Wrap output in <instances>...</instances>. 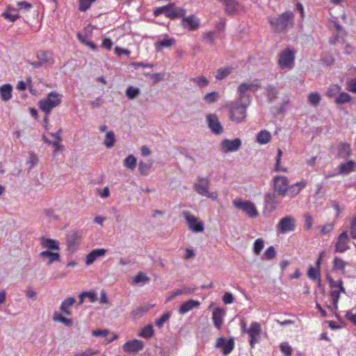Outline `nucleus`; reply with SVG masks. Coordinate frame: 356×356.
<instances>
[{
	"label": "nucleus",
	"mask_w": 356,
	"mask_h": 356,
	"mask_svg": "<svg viewBox=\"0 0 356 356\" xmlns=\"http://www.w3.org/2000/svg\"><path fill=\"white\" fill-rule=\"evenodd\" d=\"M150 169V165L143 161H140L138 165V170L142 175H147Z\"/></svg>",
	"instance_id": "obj_53"
},
{
	"label": "nucleus",
	"mask_w": 356,
	"mask_h": 356,
	"mask_svg": "<svg viewBox=\"0 0 356 356\" xmlns=\"http://www.w3.org/2000/svg\"><path fill=\"white\" fill-rule=\"evenodd\" d=\"M211 185L208 177H198L193 185V189L200 195L207 197L212 200H217L218 195L216 191H209Z\"/></svg>",
	"instance_id": "obj_3"
},
{
	"label": "nucleus",
	"mask_w": 356,
	"mask_h": 356,
	"mask_svg": "<svg viewBox=\"0 0 356 356\" xmlns=\"http://www.w3.org/2000/svg\"><path fill=\"white\" fill-rule=\"evenodd\" d=\"M92 1V0H81L79 10L81 11H86L90 8Z\"/></svg>",
	"instance_id": "obj_61"
},
{
	"label": "nucleus",
	"mask_w": 356,
	"mask_h": 356,
	"mask_svg": "<svg viewBox=\"0 0 356 356\" xmlns=\"http://www.w3.org/2000/svg\"><path fill=\"white\" fill-rule=\"evenodd\" d=\"M307 275L312 280L318 279V286H321L319 269L311 266L307 271Z\"/></svg>",
	"instance_id": "obj_43"
},
{
	"label": "nucleus",
	"mask_w": 356,
	"mask_h": 356,
	"mask_svg": "<svg viewBox=\"0 0 356 356\" xmlns=\"http://www.w3.org/2000/svg\"><path fill=\"white\" fill-rule=\"evenodd\" d=\"M294 59V53L290 49H286L280 53L278 63L282 69H290L293 67Z\"/></svg>",
	"instance_id": "obj_9"
},
{
	"label": "nucleus",
	"mask_w": 356,
	"mask_h": 356,
	"mask_svg": "<svg viewBox=\"0 0 356 356\" xmlns=\"http://www.w3.org/2000/svg\"><path fill=\"white\" fill-rule=\"evenodd\" d=\"M321 96L318 92H312L308 96V102L312 106H317L321 102Z\"/></svg>",
	"instance_id": "obj_47"
},
{
	"label": "nucleus",
	"mask_w": 356,
	"mask_h": 356,
	"mask_svg": "<svg viewBox=\"0 0 356 356\" xmlns=\"http://www.w3.org/2000/svg\"><path fill=\"white\" fill-rule=\"evenodd\" d=\"M154 334V329L152 325H148L145 326L140 332V336L145 338L149 339L151 337H152Z\"/></svg>",
	"instance_id": "obj_45"
},
{
	"label": "nucleus",
	"mask_w": 356,
	"mask_h": 356,
	"mask_svg": "<svg viewBox=\"0 0 356 356\" xmlns=\"http://www.w3.org/2000/svg\"><path fill=\"white\" fill-rule=\"evenodd\" d=\"M306 186V182L305 181H300L297 182L295 184L291 185L290 187H288L287 188V193L289 195H290L291 197H295L299 193L300 191L304 188Z\"/></svg>",
	"instance_id": "obj_28"
},
{
	"label": "nucleus",
	"mask_w": 356,
	"mask_h": 356,
	"mask_svg": "<svg viewBox=\"0 0 356 356\" xmlns=\"http://www.w3.org/2000/svg\"><path fill=\"white\" fill-rule=\"evenodd\" d=\"M97 351L91 348H87L83 351H79L74 353V356H92L97 354Z\"/></svg>",
	"instance_id": "obj_56"
},
{
	"label": "nucleus",
	"mask_w": 356,
	"mask_h": 356,
	"mask_svg": "<svg viewBox=\"0 0 356 356\" xmlns=\"http://www.w3.org/2000/svg\"><path fill=\"white\" fill-rule=\"evenodd\" d=\"M13 87L10 84H5L0 87L1 99L4 102L10 100L12 97Z\"/></svg>",
	"instance_id": "obj_31"
},
{
	"label": "nucleus",
	"mask_w": 356,
	"mask_h": 356,
	"mask_svg": "<svg viewBox=\"0 0 356 356\" xmlns=\"http://www.w3.org/2000/svg\"><path fill=\"white\" fill-rule=\"evenodd\" d=\"M234 300V296L229 292L225 293L222 296V301L225 304H232Z\"/></svg>",
	"instance_id": "obj_60"
},
{
	"label": "nucleus",
	"mask_w": 356,
	"mask_h": 356,
	"mask_svg": "<svg viewBox=\"0 0 356 356\" xmlns=\"http://www.w3.org/2000/svg\"><path fill=\"white\" fill-rule=\"evenodd\" d=\"M351 100L350 95L347 92H341L339 97L335 99L337 104H343L349 102Z\"/></svg>",
	"instance_id": "obj_48"
},
{
	"label": "nucleus",
	"mask_w": 356,
	"mask_h": 356,
	"mask_svg": "<svg viewBox=\"0 0 356 356\" xmlns=\"http://www.w3.org/2000/svg\"><path fill=\"white\" fill-rule=\"evenodd\" d=\"M241 140L236 138L234 140L225 139L221 142V150L224 153L236 152L241 147Z\"/></svg>",
	"instance_id": "obj_12"
},
{
	"label": "nucleus",
	"mask_w": 356,
	"mask_h": 356,
	"mask_svg": "<svg viewBox=\"0 0 356 356\" xmlns=\"http://www.w3.org/2000/svg\"><path fill=\"white\" fill-rule=\"evenodd\" d=\"M207 121L208 123V127L214 134L219 135L222 133L223 128L216 114L207 115Z\"/></svg>",
	"instance_id": "obj_14"
},
{
	"label": "nucleus",
	"mask_w": 356,
	"mask_h": 356,
	"mask_svg": "<svg viewBox=\"0 0 356 356\" xmlns=\"http://www.w3.org/2000/svg\"><path fill=\"white\" fill-rule=\"evenodd\" d=\"M341 90V87L337 84L332 85L328 88L326 95L329 97H333L336 96L338 93H339Z\"/></svg>",
	"instance_id": "obj_50"
},
{
	"label": "nucleus",
	"mask_w": 356,
	"mask_h": 356,
	"mask_svg": "<svg viewBox=\"0 0 356 356\" xmlns=\"http://www.w3.org/2000/svg\"><path fill=\"white\" fill-rule=\"evenodd\" d=\"M268 19L274 32L285 33L293 24L294 15L292 12L286 11L277 17L270 16Z\"/></svg>",
	"instance_id": "obj_2"
},
{
	"label": "nucleus",
	"mask_w": 356,
	"mask_h": 356,
	"mask_svg": "<svg viewBox=\"0 0 356 356\" xmlns=\"http://www.w3.org/2000/svg\"><path fill=\"white\" fill-rule=\"evenodd\" d=\"M61 97L56 92H51L45 99L40 102V108L48 115L53 108L61 103Z\"/></svg>",
	"instance_id": "obj_4"
},
{
	"label": "nucleus",
	"mask_w": 356,
	"mask_h": 356,
	"mask_svg": "<svg viewBox=\"0 0 356 356\" xmlns=\"http://www.w3.org/2000/svg\"><path fill=\"white\" fill-rule=\"evenodd\" d=\"M150 279L146 276L143 273H139L137 275H136L133 280V282L135 284H138L140 283L147 284L149 283Z\"/></svg>",
	"instance_id": "obj_44"
},
{
	"label": "nucleus",
	"mask_w": 356,
	"mask_h": 356,
	"mask_svg": "<svg viewBox=\"0 0 356 356\" xmlns=\"http://www.w3.org/2000/svg\"><path fill=\"white\" fill-rule=\"evenodd\" d=\"M143 341L138 339H134L133 341L126 342L123 346V350L124 351L129 352H138L139 350H141L143 348Z\"/></svg>",
	"instance_id": "obj_19"
},
{
	"label": "nucleus",
	"mask_w": 356,
	"mask_h": 356,
	"mask_svg": "<svg viewBox=\"0 0 356 356\" xmlns=\"http://www.w3.org/2000/svg\"><path fill=\"white\" fill-rule=\"evenodd\" d=\"M170 317V314L169 312L164 314L161 316V318H158L156 321V325L159 327H161L163 325V324L169 320Z\"/></svg>",
	"instance_id": "obj_54"
},
{
	"label": "nucleus",
	"mask_w": 356,
	"mask_h": 356,
	"mask_svg": "<svg viewBox=\"0 0 356 356\" xmlns=\"http://www.w3.org/2000/svg\"><path fill=\"white\" fill-rule=\"evenodd\" d=\"M38 163V159L35 154H31L29 156V159L28 161V164L29 165V168L31 169Z\"/></svg>",
	"instance_id": "obj_62"
},
{
	"label": "nucleus",
	"mask_w": 356,
	"mask_h": 356,
	"mask_svg": "<svg viewBox=\"0 0 356 356\" xmlns=\"http://www.w3.org/2000/svg\"><path fill=\"white\" fill-rule=\"evenodd\" d=\"M81 235L76 231L69 233L67 236V245L69 251L74 252L79 245Z\"/></svg>",
	"instance_id": "obj_13"
},
{
	"label": "nucleus",
	"mask_w": 356,
	"mask_h": 356,
	"mask_svg": "<svg viewBox=\"0 0 356 356\" xmlns=\"http://www.w3.org/2000/svg\"><path fill=\"white\" fill-rule=\"evenodd\" d=\"M276 251L273 246L268 247L264 253L263 259L270 260L275 257Z\"/></svg>",
	"instance_id": "obj_52"
},
{
	"label": "nucleus",
	"mask_w": 356,
	"mask_h": 356,
	"mask_svg": "<svg viewBox=\"0 0 356 356\" xmlns=\"http://www.w3.org/2000/svg\"><path fill=\"white\" fill-rule=\"evenodd\" d=\"M267 91V98L269 102H274L277 97V88L273 85H269L266 88Z\"/></svg>",
	"instance_id": "obj_39"
},
{
	"label": "nucleus",
	"mask_w": 356,
	"mask_h": 356,
	"mask_svg": "<svg viewBox=\"0 0 356 356\" xmlns=\"http://www.w3.org/2000/svg\"><path fill=\"white\" fill-rule=\"evenodd\" d=\"M75 302V299L72 297H69L64 300L60 307V309L63 313H64L65 315H70V312L69 311L70 307L74 305Z\"/></svg>",
	"instance_id": "obj_34"
},
{
	"label": "nucleus",
	"mask_w": 356,
	"mask_h": 356,
	"mask_svg": "<svg viewBox=\"0 0 356 356\" xmlns=\"http://www.w3.org/2000/svg\"><path fill=\"white\" fill-rule=\"evenodd\" d=\"M183 216L187 222L189 229L195 233L202 232L204 229V223L198 218L192 215L190 211H184Z\"/></svg>",
	"instance_id": "obj_6"
},
{
	"label": "nucleus",
	"mask_w": 356,
	"mask_h": 356,
	"mask_svg": "<svg viewBox=\"0 0 356 356\" xmlns=\"http://www.w3.org/2000/svg\"><path fill=\"white\" fill-rule=\"evenodd\" d=\"M116 142V138L113 131H111L106 134L105 138L104 140V145L107 148H111L114 146Z\"/></svg>",
	"instance_id": "obj_38"
},
{
	"label": "nucleus",
	"mask_w": 356,
	"mask_h": 356,
	"mask_svg": "<svg viewBox=\"0 0 356 356\" xmlns=\"http://www.w3.org/2000/svg\"><path fill=\"white\" fill-rule=\"evenodd\" d=\"M280 349L286 356H290L291 355L292 349L287 343H282L280 344Z\"/></svg>",
	"instance_id": "obj_59"
},
{
	"label": "nucleus",
	"mask_w": 356,
	"mask_h": 356,
	"mask_svg": "<svg viewBox=\"0 0 356 356\" xmlns=\"http://www.w3.org/2000/svg\"><path fill=\"white\" fill-rule=\"evenodd\" d=\"M327 280L328 282L329 286L331 289H337V291L341 293L346 294V291L343 286V282L342 280H334L330 275H326Z\"/></svg>",
	"instance_id": "obj_22"
},
{
	"label": "nucleus",
	"mask_w": 356,
	"mask_h": 356,
	"mask_svg": "<svg viewBox=\"0 0 356 356\" xmlns=\"http://www.w3.org/2000/svg\"><path fill=\"white\" fill-rule=\"evenodd\" d=\"M39 255L41 258L49 259L47 262L48 265H51L53 262L55 261H59L60 259V256L58 252H52L49 250L43 251L40 252Z\"/></svg>",
	"instance_id": "obj_30"
},
{
	"label": "nucleus",
	"mask_w": 356,
	"mask_h": 356,
	"mask_svg": "<svg viewBox=\"0 0 356 356\" xmlns=\"http://www.w3.org/2000/svg\"><path fill=\"white\" fill-rule=\"evenodd\" d=\"M225 314V310L220 307L216 308L213 312L212 320L215 327L218 330L221 328L223 323L222 318Z\"/></svg>",
	"instance_id": "obj_20"
},
{
	"label": "nucleus",
	"mask_w": 356,
	"mask_h": 356,
	"mask_svg": "<svg viewBox=\"0 0 356 356\" xmlns=\"http://www.w3.org/2000/svg\"><path fill=\"white\" fill-rule=\"evenodd\" d=\"M232 204L236 208L244 211L250 218H254L259 216V212L255 205L249 200L236 198L232 201Z\"/></svg>",
	"instance_id": "obj_5"
},
{
	"label": "nucleus",
	"mask_w": 356,
	"mask_h": 356,
	"mask_svg": "<svg viewBox=\"0 0 356 356\" xmlns=\"http://www.w3.org/2000/svg\"><path fill=\"white\" fill-rule=\"evenodd\" d=\"M346 317L356 326V314H353L352 311H348L346 314Z\"/></svg>",
	"instance_id": "obj_64"
},
{
	"label": "nucleus",
	"mask_w": 356,
	"mask_h": 356,
	"mask_svg": "<svg viewBox=\"0 0 356 356\" xmlns=\"http://www.w3.org/2000/svg\"><path fill=\"white\" fill-rule=\"evenodd\" d=\"M351 154L350 145L346 143H341L338 146L337 155L340 158H347Z\"/></svg>",
	"instance_id": "obj_32"
},
{
	"label": "nucleus",
	"mask_w": 356,
	"mask_h": 356,
	"mask_svg": "<svg viewBox=\"0 0 356 356\" xmlns=\"http://www.w3.org/2000/svg\"><path fill=\"white\" fill-rule=\"evenodd\" d=\"M216 348H221L224 355H229L234 348V341L232 339L226 340L223 337L218 339L216 342Z\"/></svg>",
	"instance_id": "obj_15"
},
{
	"label": "nucleus",
	"mask_w": 356,
	"mask_h": 356,
	"mask_svg": "<svg viewBox=\"0 0 356 356\" xmlns=\"http://www.w3.org/2000/svg\"><path fill=\"white\" fill-rule=\"evenodd\" d=\"M347 263L342 259L338 257H335L333 260V270L336 271H340L341 274L346 273V266Z\"/></svg>",
	"instance_id": "obj_33"
},
{
	"label": "nucleus",
	"mask_w": 356,
	"mask_h": 356,
	"mask_svg": "<svg viewBox=\"0 0 356 356\" xmlns=\"http://www.w3.org/2000/svg\"><path fill=\"white\" fill-rule=\"evenodd\" d=\"M124 166L127 168L134 170L137 165V159L136 158L132 155L129 154L126 159L123 161Z\"/></svg>",
	"instance_id": "obj_36"
},
{
	"label": "nucleus",
	"mask_w": 356,
	"mask_h": 356,
	"mask_svg": "<svg viewBox=\"0 0 356 356\" xmlns=\"http://www.w3.org/2000/svg\"><path fill=\"white\" fill-rule=\"evenodd\" d=\"M280 197H282V195L278 194L275 191L272 193H267L264 197L266 207L271 210L275 209L277 205L280 202Z\"/></svg>",
	"instance_id": "obj_17"
},
{
	"label": "nucleus",
	"mask_w": 356,
	"mask_h": 356,
	"mask_svg": "<svg viewBox=\"0 0 356 356\" xmlns=\"http://www.w3.org/2000/svg\"><path fill=\"white\" fill-rule=\"evenodd\" d=\"M54 320L56 321H59L63 323L66 326L72 325V321L71 319L63 317L61 314L58 313H55L54 316Z\"/></svg>",
	"instance_id": "obj_49"
},
{
	"label": "nucleus",
	"mask_w": 356,
	"mask_h": 356,
	"mask_svg": "<svg viewBox=\"0 0 356 356\" xmlns=\"http://www.w3.org/2000/svg\"><path fill=\"white\" fill-rule=\"evenodd\" d=\"M191 81L193 82L200 88L206 87L209 83V81L206 77L202 76L193 77L191 79Z\"/></svg>",
	"instance_id": "obj_41"
},
{
	"label": "nucleus",
	"mask_w": 356,
	"mask_h": 356,
	"mask_svg": "<svg viewBox=\"0 0 356 356\" xmlns=\"http://www.w3.org/2000/svg\"><path fill=\"white\" fill-rule=\"evenodd\" d=\"M219 99V94L217 92H211L207 93L204 97V100L207 104H212L218 101Z\"/></svg>",
	"instance_id": "obj_46"
},
{
	"label": "nucleus",
	"mask_w": 356,
	"mask_h": 356,
	"mask_svg": "<svg viewBox=\"0 0 356 356\" xmlns=\"http://www.w3.org/2000/svg\"><path fill=\"white\" fill-rule=\"evenodd\" d=\"M232 72V68L225 67L220 68L216 71V79L218 80H222L229 75Z\"/></svg>",
	"instance_id": "obj_42"
},
{
	"label": "nucleus",
	"mask_w": 356,
	"mask_h": 356,
	"mask_svg": "<svg viewBox=\"0 0 356 356\" xmlns=\"http://www.w3.org/2000/svg\"><path fill=\"white\" fill-rule=\"evenodd\" d=\"M259 87V84L254 83H243L238 87L237 99L226 104V108L229 112V119L232 122L241 123L245 121L246 109L251 102L250 92L255 90Z\"/></svg>",
	"instance_id": "obj_1"
},
{
	"label": "nucleus",
	"mask_w": 356,
	"mask_h": 356,
	"mask_svg": "<svg viewBox=\"0 0 356 356\" xmlns=\"http://www.w3.org/2000/svg\"><path fill=\"white\" fill-rule=\"evenodd\" d=\"M282 155V151L281 150V149H277V155L276 156V163H275V170L276 171H286V169L281 168L280 165Z\"/></svg>",
	"instance_id": "obj_57"
},
{
	"label": "nucleus",
	"mask_w": 356,
	"mask_h": 356,
	"mask_svg": "<svg viewBox=\"0 0 356 356\" xmlns=\"http://www.w3.org/2000/svg\"><path fill=\"white\" fill-rule=\"evenodd\" d=\"M350 232L351 238L356 239V217H354L350 221Z\"/></svg>",
	"instance_id": "obj_58"
},
{
	"label": "nucleus",
	"mask_w": 356,
	"mask_h": 356,
	"mask_svg": "<svg viewBox=\"0 0 356 356\" xmlns=\"http://www.w3.org/2000/svg\"><path fill=\"white\" fill-rule=\"evenodd\" d=\"M166 7L169 8L165 12V15L172 19L182 17L185 14V10L181 8H177L174 3H170Z\"/></svg>",
	"instance_id": "obj_21"
},
{
	"label": "nucleus",
	"mask_w": 356,
	"mask_h": 356,
	"mask_svg": "<svg viewBox=\"0 0 356 356\" xmlns=\"http://www.w3.org/2000/svg\"><path fill=\"white\" fill-rule=\"evenodd\" d=\"M225 6V12L233 15L237 10L238 3L236 0H220Z\"/></svg>",
	"instance_id": "obj_29"
},
{
	"label": "nucleus",
	"mask_w": 356,
	"mask_h": 356,
	"mask_svg": "<svg viewBox=\"0 0 356 356\" xmlns=\"http://www.w3.org/2000/svg\"><path fill=\"white\" fill-rule=\"evenodd\" d=\"M140 94V90L138 88L129 86L126 90V95L129 99H134L138 97Z\"/></svg>",
	"instance_id": "obj_40"
},
{
	"label": "nucleus",
	"mask_w": 356,
	"mask_h": 356,
	"mask_svg": "<svg viewBox=\"0 0 356 356\" xmlns=\"http://www.w3.org/2000/svg\"><path fill=\"white\" fill-rule=\"evenodd\" d=\"M334 228V224L333 223H327L323 227H321V233L323 234H327L330 233Z\"/></svg>",
	"instance_id": "obj_63"
},
{
	"label": "nucleus",
	"mask_w": 356,
	"mask_h": 356,
	"mask_svg": "<svg viewBox=\"0 0 356 356\" xmlns=\"http://www.w3.org/2000/svg\"><path fill=\"white\" fill-rule=\"evenodd\" d=\"M295 229L296 220L291 216H286L282 218L277 225L278 231L282 234L294 231Z\"/></svg>",
	"instance_id": "obj_10"
},
{
	"label": "nucleus",
	"mask_w": 356,
	"mask_h": 356,
	"mask_svg": "<svg viewBox=\"0 0 356 356\" xmlns=\"http://www.w3.org/2000/svg\"><path fill=\"white\" fill-rule=\"evenodd\" d=\"M41 245L43 248H47L48 250H59L58 241L51 238H41Z\"/></svg>",
	"instance_id": "obj_27"
},
{
	"label": "nucleus",
	"mask_w": 356,
	"mask_h": 356,
	"mask_svg": "<svg viewBox=\"0 0 356 356\" xmlns=\"http://www.w3.org/2000/svg\"><path fill=\"white\" fill-rule=\"evenodd\" d=\"M350 242V237L348 236V232H342L337 238L334 244V250L336 252L343 253L348 250L350 247L349 243Z\"/></svg>",
	"instance_id": "obj_8"
},
{
	"label": "nucleus",
	"mask_w": 356,
	"mask_h": 356,
	"mask_svg": "<svg viewBox=\"0 0 356 356\" xmlns=\"http://www.w3.org/2000/svg\"><path fill=\"white\" fill-rule=\"evenodd\" d=\"M5 19H8L10 22H14L19 17V15L17 13H9L5 11L1 15Z\"/></svg>",
	"instance_id": "obj_55"
},
{
	"label": "nucleus",
	"mask_w": 356,
	"mask_h": 356,
	"mask_svg": "<svg viewBox=\"0 0 356 356\" xmlns=\"http://www.w3.org/2000/svg\"><path fill=\"white\" fill-rule=\"evenodd\" d=\"M354 165L355 163L353 161L340 164L339 166V173L343 175L349 174L353 170Z\"/></svg>",
	"instance_id": "obj_35"
},
{
	"label": "nucleus",
	"mask_w": 356,
	"mask_h": 356,
	"mask_svg": "<svg viewBox=\"0 0 356 356\" xmlns=\"http://www.w3.org/2000/svg\"><path fill=\"white\" fill-rule=\"evenodd\" d=\"M289 181L286 177L276 176L273 179V191L284 197L287 193Z\"/></svg>",
	"instance_id": "obj_11"
},
{
	"label": "nucleus",
	"mask_w": 356,
	"mask_h": 356,
	"mask_svg": "<svg viewBox=\"0 0 356 356\" xmlns=\"http://www.w3.org/2000/svg\"><path fill=\"white\" fill-rule=\"evenodd\" d=\"M261 332V325L257 322H252L248 330H246V334L249 337V343L252 348H254L255 344L260 341Z\"/></svg>",
	"instance_id": "obj_7"
},
{
	"label": "nucleus",
	"mask_w": 356,
	"mask_h": 356,
	"mask_svg": "<svg viewBox=\"0 0 356 356\" xmlns=\"http://www.w3.org/2000/svg\"><path fill=\"white\" fill-rule=\"evenodd\" d=\"M182 24L191 31H195L200 27V19L195 15H191L183 18Z\"/></svg>",
	"instance_id": "obj_18"
},
{
	"label": "nucleus",
	"mask_w": 356,
	"mask_h": 356,
	"mask_svg": "<svg viewBox=\"0 0 356 356\" xmlns=\"http://www.w3.org/2000/svg\"><path fill=\"white\" fill-rule=\"evenodd\" d=\"M176 40L173 38H170L167 35H161L155 43L156 49L159 51L165 48H170L174 46Z\"/></svg>",
	"instance_id": "obj_16"
},
{
	"label": "nucleus",
	"mask_w": 356,
	"mask_h": 356,
	"mask_svg": "<svg viewBox=\"0 0 356 356\" xmlns=\"http://www.w3.org/2000/svg\"><path fill=\"white\" fill-rule=\"evenodd\" d=\"M200 302L198 300H189L184 302L179 307V312L180 314H185L193 309L199 307Z\"/></svg>",
	"instance_id": "obj_25"
},
{
	"label": "nucleus",
	"mask_w": 356,
	"mask_h": 356,
	"mask_svg": "<svg viewBox=\"0 0 356 356\" xmlns=\"http://www.w3.org/2000/svg\"><path fill=\"white\" fill-rule=\"evenodd\" d=\"M264 240L261 238H257L254 243V252L255 254L259 255L261 251V250L264 248Z\"/></svg>",
	"instance_id": "obj_51"
},
{
	"label": "nucleus",
	"mask_w": 356,
	"mask_h": 356,
	"mask_svg": "<svg viewBox=\"0 0 356 356\" xmlns=\"http://www.w3.org/2000/svg\"><path fill=\"white\" fill-rule=\"evenodd\" d=\"M106 250L105 249H95L87 254L86 257V265H90L99 257L105 254Z\"/></svg>",
	"instance_id": "obj_24"
},
{
	"label": "nucleus",
	"mask_w": 356,
	"mask_h": 356,
	"mask_svg": "<svg viewBox=\"0 0 356 356\" xmlns=\"http://www.w3.org/2000/svg\"><path fill=\"white\" fill-rule=\"evenodd\" d=\"M37 58L39 60L43 65H46L47 66H51L54 64V60L50 53L39 51L37 52Z\"/></svg>",
	"instance_id": "obj_26"
},
{
	"label": "nucleus",
	"mask_w": 356,
	"mask_h": 356,
	"mask_svg": "<svg viewBox=\"0 0 356 356\" xmlns=\"http://www.w3.org/2000/svg\"><path fill=\"white\" fill-rule=\"evenodd\" d=\"M330 296L332 299V305H327V308L330 309L332 313H336L338 309V302L340 298V293L337 289H331L330 291Z\"/></svg>",
	"instance_id": "obj_23"
},
{
	"label": "nucleus",
	"mask_w": 356,
	"mask_h": 356,
	"mask_svg": "<svg viewBox=\"0 0 356 356\" xmlns=\"http://www.w3.org/2000/svg\"><path fill=\"white\" fill-rule=\"evenodd\" d=\"M270 134L266 130L261 131L257 136V141L259 144H267L270 141Z\"/></svg>",
	"instance_id": "obj_37"
}]
</instances>
